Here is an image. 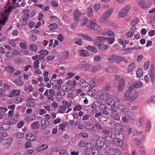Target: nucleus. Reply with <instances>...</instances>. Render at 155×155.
Masks as SVG:
<instances>
[{"label":"nucleus","mask_w":155,"mask_h":155,"mask_svg":"<svg viewBox=\"0 0 155 155\" xmlns=\"http://www.w3.org/2000/svg\"><path fill=\"white\" fill-rule=\"evenodd\" d=\"M86 48L87 50H89L92 52L96 53L97 52V50L96 48L94 46H87L86 47Z\"/></svg>","instance_id":"a878e982"},{"label":"nucleus","mask_w":155,"mask_h":155,"mask_svg":"<svg viewBox=\"0 0 155 155\" xmlns=\"http://www.w3.org/2000/svg\"><path fill=\"white\" fill-rule=\"evenodd\" d=\"M90 26V28L92 29L97 31H100L101 30L100 27L95 23L93 22H91Z\"/></svg>","instance_id":"6e6552de"},{"label":"nucleus","mask_w":155,"mask_h":155,"mask_svg":"<svg viewBox=\"0 0 155 155\" xmlns=\"http://www.w3.org/2000/svg\"><path fill=\"white\" fill-rule=\"evenodd\" d=\"M41 129L44 130L45 129L46 127L48 126L49 124V122L46 120H43L41 121Z\"/></svg>","instance_id":"ddd939ff"},{"label":"nucleus","mask_w":155,"mask_h":155,"mask_svg":"<svg viewBox=\"0 0 155 155\" xmlns=\"http://www.w3.org/2000/svg\"><path fill=\"white\" fill-rule=\"evenodd\" d=\"M115 41L114 37H107L106 42L107 41L109 44H112Z\"/></svg>","instance_id":"7c9ffc66"},{"label":"nucleus","mask_w":155,"mask_h":155,"mask_svg":"<svg viewBox=\"0 0 155 155\" xmlns=\"http://www.w3.org/2000/svg\"><path fill=\"white\" fill-rule=\"evenodd\" d=\"M138 3L140 6L143 9H145L148 8L149 6L145 3L142 0H140L138 2Z\"/></svg>","instance_id":"5701e85b"},{"label":"nucleus","mask_w":155,"mask_h":155,"mask_svg":"<svg viewBox=\"0 0 155 155\" xmlns=\"http://www.w3.org/2000/svg\"><path fill=\"white\" fill-rule=\"evenodd\" d=\"M132 91L133 90L128 89L127 91L124 93V98L125 100L127 101L129 100L130 101L132 102L138 96L139 94L138 93L136 92L129 97L130 95V94Z\"/></svg>","instance_id":"f03ea898"},{"label":"nucleus","mask_w":155,"mask_h":155,"mask_svg":"<svg viewBox=\"0 0 155 155\" xmlns=\"http://www.w3.org/2000/svg\"><path fill=\"white\" fill-rule=\"evenodd\" d=\"M107 60L110 63H113L115 61L116 63H120L122 61L125 62L126 64H128L127 60L125 58L119 56L115 55H112L108 57Z\"/></svg>","instance_id":"f257e3e1"},{"label":"nucleus","mask_w":155,"mask_h":155,"mask_svg":"<svg viewBox=\"0 0 155 155\" xmlns=\"http://www.w3.org/2000/svg\"><path fill=\"white\" fill-rule=\"evenodd\" d=\"M94 126L96 127V128L97 129H99L102 130L104 128L99 123H96L94 124Z\"/></svg>","instance_id":"0e129e2a"},{"label":"nucleus","mask_w":155,"mask_h":155,"mask_svg":"<svg viewBox=\"0 0 155 155\" xmlns=\"http://www.w3.org/2000/svg\"><path fill=\"white\" fill-rule=\"evenodd\" d=\"M130 9V6L129 5H125L122 9L123 10H126L128 11V12H129Z\"/></svg>","instance_id":"052dcab7"},{"label":"nucleus","mask_w":155,"mask_h":155,"mask_svg":"<svg viewBox=\"0 0 155 155\" xmlns=\"http://www.w3.org/2000/svg\"><path fill=\"white\" fill-rule=\"evenodd\" d=\"M140 20L139 18H137L133 20L131 23V27H135L136 25L139 23Z\"/></svg>","instance_id":"72a5a7b5"},{"label":"nucleus","mask_w":155,"mask_h":155,"mask_svg":"<svg viewBox=\"0 0 155 155\" xmlns=\"http://www.w3.org/2000/svg\"><path fill=\"white\" fill-rule=\"evenodd\" d=\"M102 132L107 135L108 137L112 138L113 133L112 134L111 131L108 130L104 129L102 130Z\"/></svg>","instance_id":"412c9836"},{"label":"nucleus","mask_w":155,"mask_h":155,"mask_svg":"<svg viewBox=\"0 0 155 155\" xmlns=\"http://www.w3.org/2000/svg\"><path fill=\"white\" fill-rule=\"evenodd\" d=\"M33 68L34 69L38 68L39 67V60H37V61H35L34 62L33 64Z\"/></svg>","instance_id":"5fc2aeb1"},{"label":"nucleus","mask_w":155,"mask_h":155,"mask_svg":"<svg viewBox=\"0 0 155 155\" xmlns=\"http://www.w3.org/2000/svg\"><path fill=\"white\" fill-rule=\"evenodd\" d=\"M7 110V109L6 107L0 108V114L3 115Z\"/></svg>","instance_id":"603ef678"},{"label":"nucleus","mask_w":155,"mask_h":155,"mask_svg":"<svg viewBox=\"0 0 155 155\" xmlns=\"http://www.w3.org/2000/svg\"><path fill=\"white\" fill-rule=\"evenodd\" d=\"M114 127L116 130L120 131H123L124 130L122 126L119 125H115Z\"/></svg>","instance_id":"a18cd8bd"},{"label":"nucleus","mask_w":155,"mask_h":155,"mask_svg":"<svg viewBox=\"0 0 155 155\" xmlns=\"http://www.w3.org/2000/svg\"><path fill=\"white\" fill-rule=\"evenodd\" d=\"M128 11L121 9L119 12L118 14V17L119 18L123 17L125 16L128 13Z\"/></svg>","instance_id":"6ab92c4d"},{"label":"nucleus","mask_w":155,"mask_h":155,"mask_svg":"<svg viewBox=\"0 0 155 155\" xmlns=\"http://www.w3.org/2000/svg\"><path fill=\"white\" fill-rule=\"evenodd\" d=\"M29 14H24L22 16V19L23 21H26L28 20L29 17Z\"/></svg>","instance_id":"09e8293b"},{"label":"nucleus","mask_w":155,"mask_h":155,"mask_svg":"<svg viewBox=\"0 0 155 155\" xmlns=\"http://www.w3.org/2000/svg\"><path fill=\"white\" fill-rule=\"evenodd\" d=\"M90 87H89V89H92L93 88L95 87L96 84L95 81L92 80L90 82Z\"/></svg>","instance_id":"49530a36"},{"label":"nucleus","mask_w":155,"mask_h":155,"mask_svg":"<svg viewBox=\"0 0 155 155\" xmlns=\"http://www.w3.org/2000/svg\"><path fill=\"white\" fill-rule=\"evenodd\" d=\"M136 75L138 77H140L143 75V71L142 69L138 68L136 72Z\"/></svg>","instance_id":"79ce46f5"},{"label":"nucleus","mask_w":155,"mask_h":155,"mask_svg":"<svg viewBox=\"0 0 155 155\" xmlns=\"http://www.w3.org/2000/svg\"><path fill=\"white\" fill-rule=\"evenodd\" d=\"M36 137L33 134L29 133H28L26 139L27 140L29 141H33L35 139Z\"/></svg>","instance_id":"dca6fc26"},{"label":"nucleus","mask_w":155,"mask_h":155,"mask_svg":"<svg viewBox=\"0 0 155 155\" xmlns=\"http://www.w3.org/2000/svg\"><path fill=\"white\" fill-rule=\"evenodd\" d=\"M8 18L7 16H5L2 20H0V24L4 25L8 20Z\"/></svg>","instance_id":"de8ad7c7"},{"label":"nucleus","mask_w":155,"mask_h":155,"mask_svg":"<svg viewBox=\"0 0 155 155\" xmlns=\"http://www.w3.org/2000/svg\"><path fill=\"white\" fill-rule=\"evenodd\" d=\"M113 143L119 147H121L123 144V141L124 140H121L120 139H116V138H113Z\"/></svg>","instance_id":"f8f14e48"},{"label":"nucleus","mask_w":155,"mask_h":155,"mask_svg":"<svg viewBox=\"0 0 155 155\" xmlns=\"http://www.w3.org/2000/svg\"><path fill=\"white\" fill-rule=\"evenodd\" d=\"M8 41L10 45L12 46L15 47L16 46V45L15 43V40L13 39L8 40Z\"/></svg>","instance_id":"e2e57ef3"},{"label":"nucleus","mask_w":155,"mask_h":155,"mask_svg":"<svg viewBox=\"0 0 155 155\" xmlns=\"http://www.w3.org/2000/svg\"><path fill=\"white\" fill-rule=\"evenodd\" d=\"M111 116L114 119L117 121H119L120 120L119 115L116 112L114 113V114H111Z\"/></svg>","instance_id":"c9c22d12"},{"label":"nucleus","mask_w":155,"mask_h":155,"mask_svg":"<svg viewBox=\"0 0 155 155\" xmlns=\"http://www.w3.org/2000/svg\"><path fill=\"white\" fill-rule=\"evenodd\" d=\"M82 68L87 71L90 68V65L88 64H82L81 65Z\"/></svg>","instance_id":"c756f323"},{"label":"nucleus","mask_w":155,"mask_h":155,"mask_svg":"<svg viewBox=\"0 0 155 155\" xmlns=\"http://www.w3.org/2000/svg\"><path fill=\"white\" fill-rule=\"evenodd\" d=\"M86 127L87 129L92 130L94 129V126L93 124H89L86 125Z\"/></svg>","instance_id":"864d4df0"},{"label":"nucleus","mask_w":155,"mask_h":155,"mask_svg":"<svg viewBox=\"0 0 155 155\" xmlns=\"http://www.w3.org/2000/svg\"><path fill=\"white\" fill-rule=\"evenodd\" d=\"M135 68V63L132 62L129 64L127 67V71L128 72L130 73L134 71Z\"/></svg>","instance_id":"2eb2a0df"},{"label":"nucleus","mask_w":155,"mask_h":155,"mask_svg":"<svg viewBox=\"0 0 155 155\" xmlns=\"http://www.w3.org/2000/svg\"><path fill=\"white\" fill-rule=\"evenodd\" d=\"M109 97V95L107 93L101 95L100 96V99L103 101H106Z\"/></svg>","instance_id":"b1692460"},{"label":"nucleus","mask_w":155,"mask_h":155,"mask_svg":"<svg viewBox=\"0 0 155 155\" xmlns=\"http://www.w3.org/2000/svg\"><path fill=\"white\" fill-rule=\"evenodd\" d=\"M29 49L33 51H36L38 48V47L35 45H30L29 47Z\"/></svg>","instance_id":"e433bc0d"},{"label":"nucleus","mask_w":155,"mask_h":155,"mask_svg":"<svg viewBox=\"0 0 155 155\" xmlns=\"http://www.w3.org/2000/svg\"><path fill=\"white\" fill-rule=\"evenodd\" d=\"M108 18L105 16H104V15H103L102 17L99 19L100 21L102 23H105L107 22V20Z\"/></svg>","instance_id":"ea45409f"},{"label":"nucleus","mask_w":155,"mask_h":155,"mask_svg":"<svg viewBox=\"0 0 155 155\" xmlns=\"http://www.w3.org/2000/svg\"><path fill=\"white\" fill-rule=\"evenodd\" d=\"M61 155H68L67 152L65 150H61L60 152Z\"/></svg>","instance_id":"774afa93"},{"label":"nucleus","mask_w":155,"mask_h":155,"mask_svg":"<svg viewBox=\"0 0 155 155\" xmlns=\"http://www.w3.org/2000/svg\"><path fill=\"white\" fill-rule=\"evenodd\" d=\"M78 146L81 147H84L87 145V143L84 141H81L78 143Z\"/></svg>","instance_id":"4c0bfd02"},{"label":"nucleus","mask_w":155,"mask_h":155,"mask_svg":"<svg viewBox=\"0 0 155 155\" xmlns=\"http://www.w3.org/2000/svg\"><path fill=\"white\" fill-rule=\"evenodd\" d=\"M96 38L97 39L96 40L100 41L102 42L103 41L106 42L107 37L99 36L96 37Z\"/></svg>","instance_id":"f704fd0d"},{"label":"nucleus","mask_w":155,"mask_h":155,"mask_svg":"<svg viewBox=\"0 0 155 155\" xmlns=\"http://www.w3.org/2000/svg\"><path fill=\"white\" fill-rule=\"evenodd\" d=\"M113 151L115 153L113 155H120V152L117 149H113Z\"/></svg>","instance_id":"680f3d73"},{"label":"nucleus","mask_w":155,"mask_h":155,"mask_svg":"<svg viewBox=\"0 0 155 155\" xmlns=\"http://www.w3.org/2000/svg\"><path fill=\"white\" fill-rule=\"evenodd\" d=\"M20 94V91L19 90H13L12 91L11 94L8 96V97H13L19 95Z\"/></svg>","instance_id":"a211bd4d"},{"label":"nucleus","mask_w":155,"mask_h":155,"mask_svg":"<svg viewBox=\"0 0 155 155\" xmlns=\"http://www.w3.org/2000/svg\"><path fill=\"white\" fill-rule=\"evenodd\" d=\"M80 84L82 87H87L88 85V84L87 82L84 80H81L80 82Z\"/></svg>","instance_id":"2f4dec72"},{"label":"nucleus","mask_w":155,"mask_h":155,"mask_svg":"<svg viewBox=\"0 0 155 155\" xmlns=\"http://www.w3.org/2000/svg\"><path fill=\"white\" fill-rule=\"evenodd\" d=\"M117 108L120 110L121 112L123 114H125V110H126V107L124 105H119Z\"/></svg>","instance_id":"bb28decb"},{"label":"nucleus","mask_w":155,"mask_h":155,"mask_svg":"<svg viewBox=\"0 0 155 155\" xmlns=\"http://www.w3.org/2000/svg\"><path fill=\"white\" fill-rule=\"evenodd\" d=\"M113 135L114 137V138L120 139L122 140H124V136L123 134L120 132H117L114 131L113 133Z\"/></svg>","instance_id":"423d86ee"},{"label":"nucleus","mask_w":155,"mask_h":155,"mask_svg":"<svg viewBox=\"0 0 155 155\" xmlns=\"http://www.w3.org/2000/svg\"><path fill=\"white\" fill-rule=\"evenodd\" d=\"M150 61H147L145 62L144 64V67L146 69H147L150 66Z\"/></svg>","instance_id":"6e6d98bb"},{"label":"nucleus","mask_w":155,"mask_h":155,"mask_svg":"<svg viewBox=\"0 0 155 155\" xmlns=\"http://www.w3.org/2000/svg\"><path fill=\"white\" fill-rule=\"evenodd\" d=\"M12 4L14 5L13 6H10L8 9H5V10L4 11V12L8 13V12H12V9H15V7H20L19 3H16V1L15 3H14L12 1Z\"/></svg>","instance_id":"20e7f679"},{"label":"nucleus","mask_w":155,"mask_h":155,"mask_svg":"<svg viewBox=\"0 0 155 155\" xmlns=\"http://www.w3.org/2000/svg\"><path fill=\"white\" fill-rule=\"evenodd\" d=\"M87 15L89 17H92L93 16V11L91 7H89L87 9Z\"/></svg>","instance_id":"c85d7f7f"},{"label":"nucleus","mask_w":155,"mask_h":155,"mask_svg":"<svg viewBox=\"0 0 155 155\" xmlns=\"http://www.w3.org/2000/svg\"><path fill=\"white\" fill-rule=\"evenodd\" d=\"M87 148L90 150L93 149L94 147V145L91 143H87Z\"/></svg>","instance_id":"8fccbe9b"},{"label":"nucleus","mask_w":155,"mask_h":155,"mask_svg":"<svg viewBox=\"0 0 155 155\" xmlns=\"http://www.w3.org/2000/svg\"><path fill=\"white\" fill-rule=\"evenodd\" d=\"M79 35L84 40H87L89 41H93L92 38L87 35L80 34H79Z\"/></svg>","instance_id":"f3484780"},{"label":"nucleus","mask_w":155,"mask_h":155,"mask_svg":"<svg viewBox=\"0 0 155 155\" xmlns=\"http://www.w3.org/2000/svg\"><path fill=\"white\" fill-rule=\"evenodd\" d=\"M69 52L68 51H64L63 53V55L62 58L64 59H67L69 56Z\"/></svg>","instance_id":"a19ab883"},{"label":"nucleus","mask_w":155,"mask_h":155,"mask_svg":"<svg viewBox=\"0 0 155 155\" xmlns=\"http://www.w3.org/2000/svg\"><path fill=\"white\" fill-rule=\"evenodd\" d=\"M20 45L21 48L24 49H26L28 47L27 44L25 42H21L20 44Z\"/></svg>","instance_id":"3c124183"},{"label":"nucleus","mask_w":155,"mask_h":155,"mask_svg":"<svg viewBox=\"0 0 155 155\" xmlns=\"http://www.w3.org/2000/svg\"><path fill=\"white\" fill-rule=\"evenodd\" d=\"M5 71H7L8 72L12 73L14 71V68L11 66H7L5 68Z\"/></svg>","instance_id":"cd10ccee"},{"label":"nucleus","mask_w":155,"mask_h":155,"mask_svg":"<svg viewBox=\"0 0 155 155\" xmlns=\"http://www.w3.org/2000/svg\"><path fill=\"white\" fill-rule=\"evenodd\" d=\"M103 34V35H105V34H107L109 36H112L114 35V32L110 30H108L107 31H106L105 33Z\"/></svg>","instance_id":"bf43d9fd"},{"label":"nucleus","mask_w":155,"mask_h":155,"mask_svg":"<svg viewBox=\"0 0 155 155\" xmlns=\"http://www.w3.org/2000/svg\"><path fill=\"white\" fill-rule=\"evenodd\" d=\"M94 43L95 45L98 47L100 50H101L103 49L104 44L103 42L100 41L94 40Z\"/></svg>","instance_id":"9d476101"},{"label":"nucleus","mask_w":155,"mask_h":155,"mask_svg":"<svg viewBox=\"0 0 155 155\" xmlns=\"http://www.w3.org/2000/svg\"><path fill=\"white\" fill-rule=\"evenodd\" d=\"M39 122H34L31 125V128L32 129H36L39 128Z\"/></svg>","instance_id":"393cba45"},{"label":"nucleus","mask_w":155,"mask_h":155,"mask_svg":"<svg viewBox=\"0 0 155 155\" xmlns=\"http://www.w3.org/2000/svg\"><path fill=\"white\" fill-rule=\"evenodd\" d=\"M143 85V83L141 82H136L133 83L128 89L133 91L135 88L141 87Z\"/></svg>","instance_id":"7ed1b4c3"},{"label":"nucleus","mask_w":155,"mask_h":155,"mask_svg":"<svg viewBox=\"0 0 155 155\" xmlns=\"http://www.w3.org/2000/svg\"><path fill=\"white\" fill-rule=\"evenodd\" d=\"M113 12V9L112 8H110L107 9L104 12L103 15L108 18L110 16Z\"/></svg>","instance_id":"9b49d317"},{"label":"nucleus","mask_w":155,"mask_h":155,"mask_svg":"<svg viewBox=\"0 0 155 155\" xmlns=\"http://www.w3.org/2000/svg\"><path fill=\"white\" fill-rule=\"evenodd\" d=\"M74 16L75 21L76 22L80 20V18L81 16V12L78 10H75Z\"/></svg>","instance_id":"1a4fd4ad"},{"label":"nucleus","mask_w":155,"mask_h":155,"mask_svg":"<svg viewBox=\"0 0 155 155\" xmlns=\"http://www.w3.org/2000/svg\"><path fill=\"white\" fill-rule=\"evenodd\" d=\"M149 75L150 80L152 83L154 85L155 84V73L153 72L152 71L149 72Z\"/></svg>","instance_id":"4468645a"},{"label":"nucleus","mask_w":155,"mask_h":155,"mask_svg":"<svg viewBox=\"0 0 155 155\" xmlns=\"http://www.w3.org/2000/svg\"><path fill=\"white\" fill-rule=\"evenodd\" d=\"M27 106L29 107H33L35 106L34 103L32 102H28L26 104Z\"/></svg>","instance_id":"69168bd1"},{"label":"nucleus","mask_w":155,"mask_h":155,"mask_svg":"<svg viewBox=\"0 0 155 155\" xmlns=\"http://www.w3.org/2000/svg\"><path fill=\"white\" fill-rule=\"evenodd\" d=\"M30 39L32 41H35L37 39V36L35 35H31Z\"/></svg>","instance_id":"338daca9"},{"label":"nucleus","mask_w":155,"mask_h":155,"mask_svg":"<svg viewBox=\"0 0 155 155\" xmlns=\"http://www.w3.org/2000/svg\"><path fill=\"white\" fill-rule=\"evenodd\" d=\"M117 109V108L115 107L114 105L111 106L110 108V110H111V114H114V113H116Z\"/></svg>","instance_id":"37998d69"},{"label":"nucleus","mask_w":155,"mask_h":155,"mask_svg":"<svg viewBox=\"0 0 155 155\" xmlns=\"http://www.w3.org/2000/svg\"><path fill=\"white\" fill-rule=\"evenodd\" d=\"M10 126L8 124H3L0 126V129L1 130H8L10 129Z\"/></svg>","instance_id":"aec40b11"},{"label":"nucleus","mask_w":155,"mask_h":155,"mask_svg":"<svg viewBox=\"0 0 155 155\" xmlns=\"http://www.w3.org/2000/svg\"><path fill=\"white\" fill-rule=\"evenodd\" d=\"M125 84V81L124 79H121L120 81L118 82L117 88L118 91H121L123 89Z\"/></svg>","instance_id":"39448f33"},{"label":"nucleus","mask_w":155,"mask_h":155,"mask_svg":"<svg viewBox=\"0 0 155 155\" xmlns=\"http://www.w3.org/2000/svg\"><path fill=\"white\" fill-rule=\"evenodd\" d=\"M87 51L85 50H82L80 51V55L82 56H87L89 55L87 53Z\"/></svg>","instance_id":"58836bf2"},{"label":"nucleus","mask_w":155,"mask_h":155,"mask_svg":"<svg viewBox=\"0 0 155 155\" xmlns=\"http://www.w3.org/2000/svg\"><path fill=\"white\" fill-rule=\"evenodd\" d=\"M107 99L106 101V103L107 104L110 106L115 105V102L113 99L109 97Z\"/></svg>","instance_id":"4be33fe9"},{"label":"nucleus","mask_w":155,"mask_h":155,"mask_svg":"<svg viewBox=\"0 0 155 155\" xmlns=\"http://www.w3.org/2000/svg\"><path fill=\"white\" fill-rule=\"evenodd\" d=\"M62 103L67 108L69 107L71 105V104L70 102L65 101H62Z\"/></svg>","instance_id":"c03bdc74"},{"label":"nucleus","mask_w":155,"mask_h":155,"mask_svg":"<svg viewBox=\"0 0 155 155\" xmlns=\"http://www.w3.org/2000/svg\"><path fill=\"white\" fill-rule=\"evenodd\" d=\"M48 27L50 30H54L57 28L58 25L55 23H53L50 25Z\"/></svg>","instance_id":"473e14b6"},{"label":"nucleus","mask_w":155,"mask_h":155,"mask_svg":"<svg viewBox=\"0 0 155 155\" xmlns=\"http://www.w3.org/2000/svg\"><path fill=\"white\" fill-rule=\"evenodd\" d=\"M126 114V116H127L130 119H133V114L130 111L127 112Z\"/></svg>","instance_id":"13d9d810"},{"label":"nucleus","mask_w":155,"mask_h":155,"mask_svg":"<svg viewBox=\"0 0 155 155\" xmlns=\"http://www.w3.org/2000/svg\"><path fill=\"white\" fill-rule=\"evenodd\" d=\"M87 93L88 95L91 96L92 97H94L95 95V94L90 89L87 91Z\"/></svg>","instance_id":"4d7b16f0"},{"label":"nucleus","mask_w":155,"mask_h":155,"mask_svg":"<svg viewBox=\"0 0 155 155\" xmlns=\"http://www.w3.org/2000/svg\"><path fill=\"white\" fill-rule=\"evenodd\" d=\"M104 145V142L101 140H98L96 142V148L97 149L101 150Z\"/></svg>","instance_id":"0eeeda50"}]
</instances>
